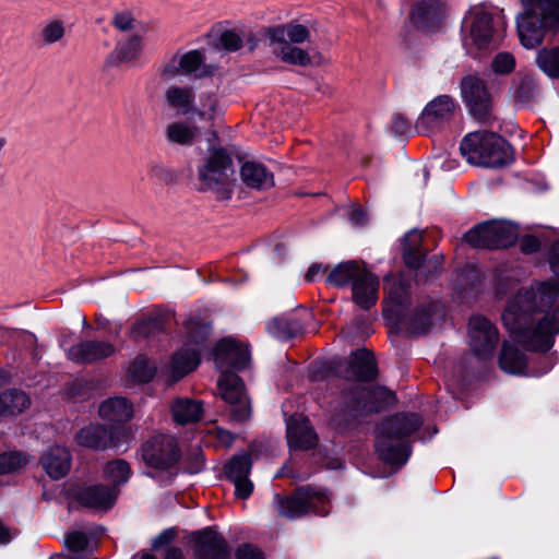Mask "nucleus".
Here are the masks:
<instances>
[{"label":"nucleus","instance_id":"obj_1","mask_svg":"<svg viewBox=\"0 0 559 559\" xmlns=\"http://www.w3.org/2000/svg\"><path fill=\"white\" fill-rule=\"evenodd\" d=\"M549 264L558 280L520 289L502 313L506 329L530 350H548L559 333V240L551 247Z\"/></svg>","mask_w":559,"mask_h":559},{"label":"nucleus","instance_id":"obj_2","mask_svg":"<svg viewBox=\"0 0 559 559\" xmlns=\"http://www.w3.org/2000/svg\"><path fill=\"white\" fill-rule=\"evenodd\" d=\"M383 316L394 325H404L411 334L425 333L432 324L433 318L439 313L440 306L430 302L427 307L417 308L409 316L406 309L409 304V296L406 285L400 276L389 275L385 277Z\"/></svg>","mask_w":559,"mask_h":559},{"label":"nucleus","instance_id":"obj_3","mask_svg":"<svg viewBox=\"0 0 559 559\" xmlns=\"http://www.w3.org/2000/svg\"><path fill=\"white\" fill-rule=\"evenodd\" d=\"M421 425L416 414H402L384 420L379 427L376 450L380 459L391 465H404L409 455L408 437Z\"/></svg>","mask_w":559,"mask_h":559},{"label":"nucleus","instance_id":"obj_4","mask_svg":"<svg viewBox=\"0 0 559 559\" xmlns=\"http://www.w3.org/2000/svg\"><path fill=\"white\" fill-rule=\"evenodd\" d=\"M197 177L201 189L213 191L221 200L230 199L236 178L228 151L222 146L210 147L197 165Z\"/></svg>","mask_w":559,"mask_h":559},{"label":"nucleus","instance_id":"obj_5","mask_svg":"<svg viewBox=\"0 0 559 559\" xmlns=\"http://www.w3.org/2000/svg\"><path fill=\"white\" fill-rule=\"evenodd\" d=\"M463 45L469 55L495 48L503 36L504 26L500 19L484 5L468 10L462 22Z\"/></svg>","mask_w":559,"mask_h":559},{"label":"nucleus","instance_id":"obj_6","mask_svg":"<svg viewBox=\"0 0 559 559\" xmlns=\"http://www.w3.org/2000/svg\"><path fill=\"white\" fill-rule=\"evenodd\" d=\"M523 12L516 21L518 34L525 48H535L544 32L559 23V0H522Z\"/></svg>","mask_w":559,"mask_h":559},{"label":"nucleus","instance_id":"obj_7","mask_svg":"<svg viewBox=\"0 0 559 559\" xmlns=\"http://www.w3.org/2000/svg\"><path fill=\"white\" fill-rule=\"evenodd\" d=\"M460 151L462 156L475 166L497 168L511 160L510 145L493 132H469L463 138Z\"/></svg>","mask_w":559,"mask_h":559},{"label":"nucleus","instance_id":"obj_8","mask_svg":"<svg viewBox=\"0 0 559 559\" xmlns=\"http://www.w3.org/2000/svg\"><path fill=\"white\" fill-rule=\"evenodd\" d=\"M273 55L281 61L298 66L310 63L309 55L292 44H302L309 39V29L299 23H288L269 27L265 31Z\"/></svg>","mask_w":559,"mask_h":559},{"label":"nucleus","instance_id":"obj_9","mask_svg":"<svg viewBox=\"0 0 559 559\" xmlns=\"http://www.w3.org/2000/svg\"><path fill=\"white\" fill-rule=\"evenodd\" d=\"M186 330L188 335L185 347L174 354L169 364L164 369V372L171 381H178L198 367L202 344L210 332L207 325L193 320H189L186 323Z\"/></svg>","mask_w":559,"mask_h":559},{"label":"nucleus","instance_id":"obj_10","mask_svg":"<svg viewBox=\"0 0 559 559\" xmlns=\"http://www.w3.org/2000/svg\"><path fill=\"white\" fill-rule=\"evenodd\" d=\"M519 236L516 226L504 221H490L468 230L464 238L474 248L499 249L512 246Z\"/></svg>","mask_w":559,"mask_h":559},{"label":"nucleus","instance_id":"obj_11","mask_svg":"<svg viewBox=\"0 0 559 559\" xmlns=\"http://www.w3.org/2000/svg\"><path fill=\"white\" fill-rule=\"evenodd\" d=\"M280 513L288 519H297L308 513L325 515L329 513L330 500L321 489L310 487L298 488L296 492L285 499L276 496Z\"/></svg>","mask_w":559,"mask_h":559},{"label":"nucleus","instance_id":"obj_12","mask_svg":"<svg viewBox=\"0 0 559 559\" xmlns=\"http://www.w3.org/2000/svg\"><path fill=\"white\" fill-rule=\"evenodd\" d=\"M145 465L155 472L170 471L180 459L177 440L168 435H158L142 445Z\"/></svg>","mask_w":559,"mask_h":559},{"label":"nucleus","instance_id":"obj_13","mask_svg":"<svg viewBox=\"0 0 559 559\" xmlns=\"http://www.w3.org/2000/svg\"><path fill=\"white\" fill-rule=\"evenodd\" d=\"M456 102L449 95H439L430 100L423 109L416 121V130L429 135L441 130L454 116Z\"/></svg>","mask_w":559,"mask_h":559},{"label":"nucleus","instance_id":"obj_14","mask_svg":"<svg viewBox=\"0 0 559 559\" xmlns=\"http://www.w3.org/2000/svg\"><path fill=\"white\" fill-rule=\"evenodd\" d=\"M215 68L205 63L203 52L190 50L180 56H175L160 70V79L170 82L179 75L202 79L212 75Z\"/></svg>","mask_w":559,"mask_h":559},{"label":"nucleus","instance_id":"obj_15","mask_svg":"<svg viewBox=\"0 0 559 559\" xmlns=\"http://www.w3.org/2000/svg\"><path fill=\"white\" fill-rule=\"evenodd\" d=\"M421 242V231H408L402 239L403 259L407 267L417 271L416 276L419 280H428L429 275L438 271L441 262L437 255L426 259Z\"/></svg>","mask_w":559,"mask_h":559},{"label":"nucleus","instance_id":"obj_16","mask_svg":"<svg viewBox=\"0 0 559 559\" xmlns=\"http://www.w3.org/2000/svg\"><path fill=\"white\" fill-rule=\"evenodd\" d=\"M222 399L231 406L230 416L235 421H245L251 415V408L245 392L242 380L233 372H223L218 380Z\"/></svg>","mask_w":559,"mask_h":559},{"label":"nucleus","instance_id":"obj_17","mask_svg":"<svg viewBox=\"0 0 559 559\" xmlns=\"http://www.w3.org/2000/svg\"><path fill=\"white\" fill-rule=\"evenodd\" d=\"M469 345L475 355L481 359L492 356L499 341L496 326L483 316H473L468 324Z\"/></svg>","mask_w":559,"mask_h":559},{"label":"nucleus","instance_id":"obj_18","mask_svg":"<svg viewBox=\"0 0 559 559\" xmlns=\"http://www.w3.org/2000/svg\"><path fill=\"white\" fill-rule=\"evenodd\" d=\"M213 356L216 367L223 372H226L225 370L228 368L242 370L250 362L248 346L231 337L219 341L214 348Z\"/></svg>","mask_w":559,"mask_h":559},{"label":"nucleus","instance_id":"obj_19","mask_svg":"<svg viewBox=\"0 0 559 559\" xmlns=\"http://www.w3.org/2000/svg\"><path fill=\"white\" fill-rule=\"evenodd\" d=\"M461 93L473 116L478 120H486L491 108V97L484 82L468 75L462 80Z\"/></svg>","mask_w":559,"mask_h":559},{"label":"nucleus","instance_id":"obj_20","mask_svg":"<svg viewBox=\"0 0 559 559\" xmlns=\"http://www.w3.org/2000/svg\"><path fill=\"white\" fill-rule=\"evenodd\" d=\"M251 457L248 453L233 456L225 465L226 477L235 486V495L239 499H247L253 491V483L249 479Z\"/></svg>","mask_w":559,"mask_h":559},{"label":"nucleus","instance_id":"obj_21","mask_svg":"<svg viewBox=\"0 0 559 559\" xmlns=\"http://www.w3.org/2000/svg\"><path fill=\"white\" fill-rule=\"evenodd\" d=\"M447 17V7L440 0H419L413 7L412 23L425 31H436Z\"/></svg>","mask_w":559,"mask_h":559},{"label":"nucleus","instance_id":"obj_22","mask_svg":"<svg viewBox=\"0 0 559 559\" xmlns=\"http://www.w3.org/2000/svg\"><path fill=\"white\" fill-rule=\"evenodd\" d=\"M115 353V346L107 341H82L67 350V357L75 364H93Z\"/></svg>","mask_w":559,"mask_h":559},{"label":"nucleus","instance_id":"obj_23","mask_svg":"<svg viewBox=\"0 0 559 559\" xmlns=\"http://www.w3.org/2000/svg\"><path fill=\"white\" fill-rule=\"evenodd\" d=\"M286 435L293 450H309L317 444V435L302 415H294L287 419Z\"/></svg>","mask_w":559,"mask_h":559},{"label":"nucleus","instance_id":"obj_24","mask_svg":"<svg viewBox=\"0 0 559 559\" xmlns=\"http://www.w3.org/2000/svg\"><path fill=\"white\" fill-rule=\"evenodd\" d=\"M192 539L195 542L194 552L199 559H226V543L211 527L193 533Z\"/></svg>","mask_w":559,"mask_h":559},{"label":"nucleus","instance_id":"obj_25","mask_svg":"<svg viewBox=\"0 0 559 559\" xmlns=\"http://www.w3.org/2000/svg\"><path fill=\"white\" fill-rule=\"evenodd\" d=\"M382 397L392 396L383 389L357 388L350 403L348 417L356 418L364 414L378 412L382 407L379 402Z\"/></svg>","mask_w":559,"mask_h":559},{"label":"nucleus","instance_id":"obj_26","mask_svg":"<svg viewBox=\"0 0 559 559\" xmlns=\"http://www.w3.org/2000/svg\"><path fill=\"white\" fill-rule=\"evenodd\" d=\"M118 490L114 487L94 485L83 488L79 493L80 502L96 511H108L117 500Z\"/></svg>","mask_w":559,"mask_h":559},{"label":"nucleus","instance_id":"obj_27","mask_svg":"<svg viewBox=\"0 0 559 559\" xmlns=\"http://www.w3.org/2000/svg\"><path fill=\"white\" fill-rule=\"evenodd\" d=\"M76 442L82 447L94 450L119 447V441L115 438V431L107 430L99 425H90L82 428L76 435Z\"/></svg>","mask_w":559,"mask_h":559},{"label":"nucleus","instance_id":"obj_28","mask_svg":"<svg viewBox=\"0 0 559 559\" xmlns=\"http://www.w3.org/2000/svg\"><path fill=\"white\" fill-rule=\"evenodd\" d=\"M40 464L50 478L60 479L70 471L71 454L67 448L55 445L44 452Z\"/></svg>","mask_w":559,"mask_h":559},{"label":"nucleus","instance_id":"obj_29","mask_svg":"<svg viewBox=\"0 0 559 559\" xmlns=\"http://www.w3.org/2000/svg\"><path fill=\"white\" fill-rule=\"evenodd\" d=\"M378 285L377 277L364 270L352 285L354 301L362 309L374 306L378 299Z\"/></svg>","mask_w":559,"mask_h":559},{"label":"nucleus","instance_id":"obj_30","mask_svg":"<svg viewBox=\"0 0 559 559\" xmlns=\"http://www.w3.org/2000/svg\"><path fill=\"white\" fill-rule=\"evenodd\" d=\"M226 108V102L217 93L204 92L199 95L192 116L205 121H215L224 115Z\"/></svg>","mask_w":559,"mask_h":559},{"label":"nucleus","instance_id":"obj_31","mask_svg":"<svg viewBox=\"0 0 559 559\" xmlns=\"http://www.w3.org/2000/svg\"><path fill=\"white\" fill-rule=\"evenodd\" d=\"M377 374L374 358L366 349L357 350L348 361L346 378L348 380L368 381Z\"/></svg>","mask_w":559,"mask_h":559},{"label":"nucleus","instance_id":"obj_32","mask_svg":"<svg viewBox=\"0 0 559 559\" xmlns=\"http://www.w3.org/2000/svg\"><path fill=\"white\" fill-rule=\"evenodd\" d=\"M240 178L247 187L258 190L271 188L274 183L273 174L263 164L253 160L241 165Z\"/></svg>","mask_w":559,"mask_h":559},{"label":"nucleus","instance_id":"obj_33","mask_svg":"<svg viewBox=\"0 0 559 559\" xmlns=\"http://www.w3.org/2000/svg\"><path fill=\"white\" fill-rule=\"evenodd\" d=\"M99 416L111 423H124L132 418L133 408L127 399L121 396L110 397L99 406Z\"/></svg>","mask_w":559,"mask_h":559},{"label":"nucleus","instance_id":"obj_34","mask_svg":"<svg viewBox=\"0 0 559 559\" xmlns=\"http://www.w3.org/2000/svg\"><path fill=\"white\" fill-rule=\"evenodd\" d=\"M170 409L174 420L180 425L195 423L203 415L202 403L189 397L176 399L173 402Z\"/></svg>","mask_w":559,"mask_h":559},{"label":"nucleus","instance_id":"obj_35","mask_svg":"<svg viewBox=\"0 0 559 559\" xmlns=\"http://www.w3.org/2000/svg\"><path fill=\"white\" fill-rule=\"evenodd\" d=\"M499 366L501 370L510 374H526V356L512 342H504L499 356Z\"/></svg>","mask_w":559,"mask_h":559},{"label":"nucleus","instance_id":"obj_36","mask_svg":"<svg viewBox=\"0 0 559 559\" xmlns=\"http://www.w3.org/2000/svg\"><path fill=\"white\" fill-rule=\"evenodd\" d=\"M69 31L67 21L62 16H51L46 19L38 32V38L41 45L52 46L61 43Z\"/></svg>","mask_w":559,"mask_h":559},{"label":"nucleus","instance_id":"obj_37","mask_svg":"<svg viewBox=\"0 0 559 559\" xmlns=\"http://www.w3.org/2000/svg\"><path fill=\"white\" fill-rule=\"evenodd\" d=\"M165 97L170 107L192 116L194 94L190 87L173 85L166 90Z\"/></svg>","mask_w":559,"mask_h":559},{"label":"nucleus","instance_id":"obj_38","mask_svg":"<svg viewBox=\"0 0 559 559\" xmlns=\"http://www.w3.org/2000/svg\"><path fill=\"white\" fill-rule=\"evenodd\" d=\"M365 269L357 264L355 261H347L340 263L335 266L328 276V283L337 287H343L348 284L353 285Z\"/></svg>","mask_w":559,"mask_h":559},{"label":"nucleus","instance_id":"obj_39","mask_svg":"<svg viewBox=\"0 0 559 559\" xmlns=\"http://www.w3.org/2000/svg\"><path fill=\"white\" fill-rule=\"evenodd\" d=\"M29 405L28 396L19 390H9L0 394V415H17Z\"/></svg>","mask_w":559,"mask_h":559},{"label":"nucleus","instance_id":"obj_40","mask_svg":"<svg viewBox=\"0 0 559 559\" xmlns=\"http://www.w3.org/2000/svg\"><path fill=\"white\" fill-rule=\"evenodd\" d=\"M266 330L272 336L281 341H287L300 332L301 325L295 319L277 317L266 324Z\"/></svg>","mask_w":559,"mask_h":559},{"label":"nucleus","instance_id":"obj_41","mask_svg":"<svg viewBox=\"0 0 559 559\" xmlns=\"http://www.w3.org/2000/svg\"><path fill=\"white\" fill-rule=\"evenodd\" d=\"M198 129L183 121H175L166 128V139L171 144L191 145Z\"/></svg>","mask_w":559,"mask_h":559},{"label":"nucleus","instance_id":"obj_42","mask_svg":"<svg viewBox=\"0 0 559 559\" xmlns=\"http://www.w3.org/2000/svg\"><path fill=\"white\" fill-rule=\"evenodd\" d=\"M104 476L116 486L126 484L131 476V467L124 460H114L104 467Z\"/></svg>","mask_w":559,"mask_h":559},{"label":"nucleus","instance_id":"obj_43","mask_svg":"<svg viewBox=\"0 0 559 559\" xmlns=\"http://www.w3.org/2000/svg\"><path fill=\"white\" fill-rule=\"evenodd\" d=\"M539 69L550 78H559V47L544 48L537 52Z\"/></svg>","mask_w":559,"mask_h":559},{"label":"nucleus","instance_id":"obj_44","mask_svg":"<svg viewBox=\"0 0 559 559\" xmlns=\"http://www.w3.org/2000/svg\"><path fill=\"white\" fill-rule=\"evenodd\" d=\"M210 44L216 49L236 51L242 46V39L236 31L225 29L218 35H210Z\"/></svg>","mask_w":559,"mask_h":559},{"label":"nucleus","instance_id":"obj_45","mask_svg":"<svg viewBox=\"0 0 559 559\" xmlns=\"http://www.w3.org/2000/svg\"><path fill=\"white\" fill-rule=\"evenodd\" d=\"M155 373V366L144 356L136 357L129 367L130 377L138 382H148Z\"/></svg>","mask_w":559,"mask_h":559},{"label":"nucleus","instance_id":"obj_46","mask_svg":"<svg viewBox=\"0 0 559 559\" xmlns=\"http://www.w3.org/2000/svg\"><path fill=\"white\" fill-rule=\"evenodd\" d=\"M28 463V457L17 451L0 453V475L11 474L20 471Z\"/></svg>","mask_w":559,"mask_h":559},{"label":"nucleus","instance_id":"obj_47","mask_svg":"<svg viewBox=\"0 0 559 559\" xmlns=\"http://www.w3.org/2000/svg\"><path fill=\"white\" fill-rule=\"evenodd\" d=\"M141 49V39L134 36L123 43H119L115 49V53L121 61H131L140 55Z\"/></svg>","mask_w":559,"mask_h":559},{"label":"nucleus","instance_id":"obj_48","mask_svg":"<svg viewBox=\"0 0 559 559\" xmlns=\"http://www.w3.org/2000/svg\"><path fill=\"white\" fill-rule=\"evenodd\" d=\"M515 68V59L510 52H499L491 62V69L498 74H508Z\"/></svg>","mask_w":559,"mask_h":559},{"label":"nucleus","instance_id":"obj_49","mask_svg":"<svg viewBox=\"0 0 559 559\" xmlns=\"http://www.w3.org/2000/svg\"><path fill=\"white\" fill-rule=\"evenodd\" d=\"M66 543L70 550L80 552L88 549L90 539L85 533L74 531L67 535Z\"/></svg>","mask_w":559,"mask_h":559},{"label":"nucleus","instance_id":"obj_50","mask_svg":"<svg viewBox=\"0 0 559 559\" xmlns=\"http://www.w3.org/2000/svg\"><path fill=\"white\" fill-rule=\"evenodd\" d=\"M390 130L394 135L403 136L409 133L411 123L405 116L396 114L392 118Z\"/></svg>","mask_w":559,"mask_h":559},{"label":"nucleus","instance_id":"obj_51","mask_svg":"<svg viewBox=\"0 0 559 559\" xmlns=\"http://www.w3.org/2000/svg\"><path fill=\"white\" fill-rule=\"evenodd\" d=\"M133 16L128 11L116 13L112 20L115 27L122 32L130 31L133 27Z\"/></svg>","mask_w":559,"mask_h":559},{"label":"nucleus","instance_id":"obj_52","mask_svg":"<svg viewBox=\"0 0 559 559\" xmlns=\"http://www.w3.org/2000/svg\"><path fill=\"white\" fill-rule=\"evenodd\" d=\"M237 559H264L262 556V552L250 546V545H243L238 548L236 552Z\"/></svg>","mask_w":559,"mask_h":559},{"label":"nucleus","instance_id":"obj_53","mask_svg":"<svg viewBox=\"0 0 559 559\" xmlns=\"http://www.w3.org/2000/svg\"><path fill=\"white\" fill-rule=\"evenodd\" d=\"M540 242L534 236H525L520 241L521 250L524 253H533L539 249Z\"/></svg>","mask_w":559,"mask_h":559},{"label":"nucleus","instance_id":"obj_54","mask_svg":"<svg viewBox=\"0 0 559 559\" xmlns=\"http://www.w3.org/2000/svg\"><path fill=\"white\" fill-rule=\"evenodd\" d=\"M148 176L158 181H167L170 179V173L162 165H152L148 169Z\"/></svg>","mask_w":559,"mask_h":559},{"label":"nucleus","instance_id":"obj_55","mask_svg":"<svg viewBox=\"0 0 559 559\" xmlns=\"http://www.w3.org/2000/svg\"><path fill=\"white\" fill-rule=\"evenodd\" d=\"M349 221L355 226H364L367 223V215L360 207H354L350 211Z\"/></svg>","mask_w":559,"mask_h":559},{"label":"nucleus","instance_id":"obj_56","mask_svg":"<svg viewBox=\"0 0 559 559\" xmlns=\"http://www.w3.org/2000/svg\"><path fill=\"white\" fill-rule=\"evenodd\" d=\"M215 435L221 445H229L234 440L233 435L229 431L222 428H215Z\"/></svg>","mask_w":559,"mask_h":559},{"label":"nucleus","instance_id":"obj_57","mask_svg":"<svg viewBox=\"0 0 559 559\" xmlns=\"http://www.w3.org/2000/svg\"><path fill=\"white\" fill-rule=\"evenodd\" d=\"M154 322L152 320H143L141 322H139L134 329H133V333L134 335L136 336H140V335H143V336H147L148 335V328L153 324Z\"/></svg>","mask_w":559,"mask_h":559},{"label":"nucleus","instance_id":"obj_58","mask_svg":"<svg viewBox=\"0 0 559 559\" xmlns=\"http://www.w3.org/2000/svg\"><path fill=\"white\" fill-rule=\"evenodd\" d=\"M324 271H325V269H323L322 265H320V264H312L308 269V271L306 273V281L307 282H314L317 280V276L319 274H321L322 272H324Z\"/></svg>","mask_w":559,"mask_h":559},{"label":"nucleus","instance_id":"obj_59","mask_svg":"<svg viewBox=\"0 0 559 559\" xmlns=\"http://www.w3.org/2000/svg\"><path fill=\"white\" fill-rule=\"evenodd\" d=\"M12 539V534L8 527H5L0 521V544H8Z\"/></svg>","mask_w":559,"mask_h":559},{"label":"nucleus","instance_id":"obj_60","mask_svg":"<svg viewBox=\"0 0 559 559\" xmlns=\"http://www.w3.org/2000/svg\"><path fill=\"white\" fill-rule=\"evenodd\" d=\"M165 559H185V556L180 549L169 548Z\"/></svg>","mask_w":559,"mask_h":559},{"label":"nucleus","instance_id":"obj_61","mask_svg":"<svg viewBox=\"0 0 559 559\" xmlns=\"http://www.w3.org/2000/svg\"><path fill=\"white\" fill-rule=\"evenodd\" d=\"M333 423L337 426L342 425V419L340 418L338 414L333 417Z\"/></svg>","mask_w":559,"mask_h":559},{"label":"nucleus","instance_id":"obj_62","mask_svg":"<svg viewBox=\"0 0 559 559\" xmlns=\"http://www.w3.org/2000/svg\"><path fill=\"white\" fill-rule=\"evenodd\" d=\"M344 421H345V427H348L350 425L349 418L345 417Z\"/></svg>","mask_w":559,"mask_h":559},{"label":"nucleus","instance_id":"obj_63","mask_svg":"<svg viewBox=\"0 0 559 559\" xmlns=\"http://www.w3.org/2000/svg\"><path fill=\"white\" fill-rule=\"evenodd\" d=\"M202 465H203V460H200V461H199V467L195 469V472H198V471H199V468H200Z\"/></svg>","mask_w":559,"mask_h":559},{"label":"nucleus","instance_id":"obj_64","mask_svg":"<svg viewBox=\"0 0 559 559\" xmlns=\"http://www.w3.org/2000/svg\"><path fill=\"white\" fill-rule=\"evenodd\" d=\"M501 293H502L501 283H499V285H498V294H501Z\"/></svg>","mask_w":559,"mask_h":559}]
</instances>
